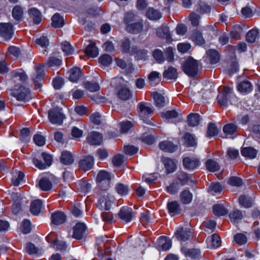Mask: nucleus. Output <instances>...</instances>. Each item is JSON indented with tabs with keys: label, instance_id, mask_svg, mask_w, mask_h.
Listing matches in <instances>:
<instances>
[{
	"label": "nucleus",
	"instance_id": "f257e3e1",
	"mask_svg": "<svg viewBox=\"0 0 260 260\" xmlns=\"http://www.w3.org/2000/svg\"><path fill=\"white\" fill-rule=\"evenodd\" d=\"M138 112L141 119L148 124H152L150 120L148 118L152 116L154 111V108L149 103L141 102L137 106Z\"/></svg>",
	"mask_w": 260,
	"mask_h": 260
},
{
	"label": "nucleus",
	"instance_id": "f03ea898",
	"mask_svg": "<svg viewBox=\"0 0 260 260\" xmlns=\"http://www.w3.org/2000/svg\"><path fill=\"white\" fill-rule=\"evenodd\" d=\"M199 63L191 57H188L182 64V70L190 77H194L199 72Z\"/></svg>",
	"mask_w": 260,
	"mask_h": 260
},
{
	"label": "nucleus",
	"instance_id": "7ed1b4c3",
	"mask_svg": "<svg viewBox=\"0 0 260 260\" xmlns=\"http://www.w3.org/2000/svg\"><path fill=\"white\" fill-rule=\"evenodd\" d=\"M114 198L109 193L103 191L99 194L98 206L102 210H109L114 202Z\"/></svg>",
	"mask_w": 260,
	"mask_h": 260
},
{
	"label": "nucleus",
	"instance_id": "20e7f679",
	"mask_svg": "<svg viewBox=\"0 0 260 260\" xmlns=\"http://www.w3.org/2000/svg\"><path fill=\"white\" fill-rule=\"evenodd\" d=\"M48 118L52 124L60 125L65 117L59 108H53L48 111Z\"/></svg>",
	"mask_w": 260,
	"mask_h": 260
},
{
	"label": "nucleus",
	"instance_id": "39448f33",
	"mask_svg": "<svg viewBox=\"0 0 260 260\" xmlns=\"http://www.w3.org/2000/svg\"><path fill=\"white\" fill-rule=\"evenodd\" d=\"M110 179V174L105 171H101L98 174L96 181L98 186L104 190L109 188Z\"/></svg>",
	"mask_w": 260,
	"mask_h": 260
},
{
	"label": "nucleus",
	"instance_id": "423d86ee",
	"mask_svg": "<svg viewBox=\"0 0 260 260\" xmlns=\"http://www.w3.org/2000/svg\"><path fill=\"white\" fill-rule=\"evenodd\" d=\"M12 95L16 98L18 101H23L29 99L30 91L28 88L22 86H20L18 89L15 87L12 93Z\"/></svg>",
	"mask_w": 260,
	"mask_h": 260
},
{
	"label": "nucleus",
	"instance_id": "0eeeda50",
	"mask_svg": "<svg viewBox=\"0 0 260 260\" xmlns=\"http://www.w3.org/2000/svg\"><path fill=\"white\" fill-rule=\"evenodd\" d=\"M13 26L9 23H0V36L5 40H10L13 35Z\"/></svg>",
	"mask_w": 260,
	"mask_h": 260
},
{
	"label": "nucleus",
	"instance_id": "6e6552de",
	"mask_svg": "<svg viewBox=\"0 0 260 260\" xmlns=\"http://www.w3.org/2000/svg\"><path fill=\"white\" fill-rule=\"evenodd\" d=\"M93 165L94 158L90 155L84 156L78 162L79 169L84 171L90 170L93 167Z\"/></svg>",
	"mask_w": 260,
	"mask_h": 260
},
{
	"label": "nucleus",
	"instance_id": "1a4fd4ad",
	"mask_svg": "<svg viewBox=\"0 0 260 260\" xmlns=\"http://www.w3.org/2000/svg\"><path fill=\"white\" fill-rule=\"evenodd\" d=\"M192 236L189 229L179 227L175 233V237L180 241H185Z\"/></svg>",
	"mask_w": 260,
	"mask_h": 260
},
{
	"label": "nucleus",
	"instance_id": "9d476101",
	"mask_svg": "<svg viewBox=\"0 0 260 260\" xmlns=\"http://www.w3.org/2000/svg\"><path fill=\"white\" fill-rule=\"evenodd\" d=\"M12 80L18 85H21L27 80V76L22 71L17 70L11 72Z\"/></svg>",
	"mask_w": 260,
	"mask_h": 260
},
{
	"label": "nucleus",
	"instance_id": "9b49d317",
	"mask_svg": "<svg viewBox=\"0 0 260 260\" xmlns=\"http://www.w3.org/2000/svg\"><path fill=\"white\" fill-rule=\"evenodd\" d=\"M232 91V89L230 87H224L223 88L222 93L219 94L217 98L220 106L222 107L226 106L228 98Z\"/></svg>",
	"mask_w": 260,
	"mask_h": 260
},
{
	"label": "nucleus",
	"instance_id": "f8f14e48",
	"mask_svg": "<svg viewBox=\"0 0 260 260\" xmlns=\"http://www.w3.org/2000/svg\"><path fill=\"white\" fill-rule=\"evenodd\" d=\"M118 215L120 219L125 222H130L134 216L132 209L127 207H122L119 212Z\"/></svg>",
	"mask_w": 260,
	"mask_h": 260
},
{
	"label": "nucleus",
	"instance_id": "ddd939ff",
	"mask_svg": "<svg viewBox=\"0 0 260 260\" xmlns=\"http://www.w3.org/2000/svg\"><path fill=\"white\" fill-rule=\"evenodd\" d=\"M86 225L83 223H77L74 227L73 237L77 240L81 239L86 232Z\"/></svg>",
	"mask_w": 260,
	"mask_h": 260
},
{
	"label": "nucleus",
	"instance_id": "4468645a",
	"mask_svg": "<svg viewBox=\"0 0 260 260\" xmlns=\"http://www.w3.org/2000/svg\"><path fill=\"white\" fill-rule=\"evenodd\" d=\"M66 218L65 214L61 211H56L51 215V222L55 225L63 223L66 221Z\"/></svg>",
	"mask_w": 260,
	"mask_h": 260
},
{
	"label": "nucleus",
	"instance_id": "2eb2a0df",
	"mask_svg": "<svg viewBox=\"0 0 260 260\" xmlns=\"http://www.w3.org/2000/svg\"><path fill=\"white\" fill-rule=\"evenodd\" d=\"M160 150L164 152L172 153L177 149V146L169 141H164L159 144Z\"/></svg>",
	"mask_w": 260,
	"mask_h": 260
},
{
	"label": "nucleus",
	"instance_id": "dca6fc26",
	"mask_svg": "<svg viewBox=\"0 0 260 260\" xmlns=\"http://www.w3.org/2000/svg\"><path fill=\"white\" fill-rule=\"evenodd\" d=\"M102 135L95 132H91L87 138L88 143L92 145H100L102 142Z\"/></svg>",
	"mask_w": 260,
	"mask_h": 260
},
{
	"label": "nucleus",
	"instance_id": "f3484780",
	"mask_svg": "<svg viewBox=\"0 0 260 260\" xmlns=\"http://www.w3.org/2000/svg\"><path fill=\"white\" fill-rule=\"evenodd\" d=\"M183 164L186 169L192 170L199 167L200 161L197 158L185 157L183 159Z\"/></svg>",
	"mask_w": 260,
	"mask_h": 260
},
{
	"label": "nucleus",
	"instance_id": "a211bd4d",
	"mask_svg": "<svg viewBox=\"0 0 260 260\" xmlns=\"http://www.w3.org/2000/svg\"><path fill=\"white\" fill-rule=\"evenodd\" d=\"M167 208L169 213L172 216L179 214L181 213V208L177 201H170L167 204Z\"/></svg>",
	"mask_w": 260,
	"mask_h": 260
},
{
	"label": "nucleus",
	"instance_id": "6ab92c4d",
	"mask_svg": "<svg viewBox=\"0 0 260 260\" xmlns=\"http://www.w3.org/2000/svg\"><path fill=\"white\" fill-rule=\"evenodd\" d=\"M143 24L142 21L133 22L126 26V30L129 33L137 34L143 30Z\"/></svg>",
	"mask_w": 260,
	"mask_h": 260
},
{
	"label": "nucleus",
	"instance_id": "aec40b11",
	"mask_svg": "<svg viewBox=\"0 0 260 260\" xmlns=\"http://www.w3.org/2000/svg\"><path fill=\"white\" fill-rule=\"evenodd\" d=\"M148 51L144 49H140L137 47H133L131 49V54L134 55L138 59H145L147 56Z\"/></svg>",
	"mask_w": 260,
	"mask_h": 260
},
{
	"label": "nucleus",
	"instance_id": "412c9836",
	"mask_svg": "<svg viewBox=\"0 0 260 260\" xmlns=\"http://www.w3.org/2000/svg\"><path fill=\"white\" fill-rule=\"evenodd\" d=\"M44 76V70L41 66H38L36 67L35 73L32 76V79L36 86L40 87L39 81H41Z\"/></svg>",
	"mask_w": 260,
	"mask_h": 260
},
{
	"label": "nucleus",
	"instance_id": "4be33fe9",
	"mask_svg": "<svg viewBox=\"0 0 260 260\" xmlns=\"http://www.w3.org/2000/svg\"><path fill=\"white\" fill-rule=\"evenodd\" d=\"M206 54V59L210 64H215L219 61L220 56L217 51L213 49L209 50Z\"/></svg>",
	"mask_w": 260,
	"mask_h": 260
},
{
	"label": "nucleus",
	"instance_id": "5701e85b",
	"mask_svg": "<svg viewBox=\"0 0 260 260\" xmlns=\"http://www.w3.org/2000/svg\"><path fill=\"white\" fill-rule=\"evenodd\" d=\"M238 90L242 93L247 94L252 90V85L249 81H243L237 86Z\"/></svg>",
	"mask_w": 260,
	"mask_h": 260
},
{
	"label": "nucleus",
	"instance_id": "b1692460",
	"mask_svg": "<svg viewBox=\"0 0 260 260\" xmlns=\"http://www.w3.org/2000/svg\"><path fill=\"white\" fill-rule=\"evenodd\" d=\"M254 198L248 195H242L239 197V204L245 208L251 207L253 204Z\"/></svg>",
	"mask_w": 260,
	"mask_h": 260
},
{
	"label": "nucleus",
	"instance_id": "393cba45",
	"mask_svg": "<svg viewBox=\"0 0 260 260\" xmlns=\"http://www.w3.org/2000/svg\"><path fill=\"white\" fill-rule=\"evenodd\" d=\"M179 199L181 203L184 204H188L192 200V194L188 189L182 191L179 195Z\"/></svg>",
	"mask_w": 260,
	"mask_h": 260
},
{
	"label": "nucleus",
	"instance_id": "a878e982",
	"mask_svg": "<svg viewBox=\"0 0 260 260\" xmlns=\"http://www.w3.org/2000/svg\"><path fill=\"white\" fill-rule=\"evenodd\" d=\"M178 73L177 69L173 67H169L163 73V77L168 80H174L177 78Z\"/></svg>",
	"mask_w": 260,
	"mask_h": 260
},
{
	"label": "nucleus",
	"instance_id": "bb28decb",
	"mask_svg": "<svg viewBox=\"0 0 260 260\" xmlns=\"http://www.w3.org/2000/svg\"><path fill=\"white\" fill-rule=\"evenodd\" d=\"M43 203L40 200L32 201L30 206V211L34 215H38L41 211Z\"/></svg>",
	"mask_w": 260,
	"mask_h": 260
},
{
	"label": "nucleus",
	"instance_id": "cd10ccee",
	"mask_svg": "<svg viewBox=\"0 0 260 260\" xmlns=\"http://www.w3.org/2000/svg\"><path fill=\"white\" fill-rule=\"evenodd\" d=\"M158 245L161 247L162 250L167 251L171 248L172 242L169 238L162 236L158 239Z\"/></svg>",
	"mask_w": 260,
	"mask_h": 260
},
{
	"label": "nucleus",
	"instance_id": "c85d7f7f",
	"mask_svg": "<svg viewBox=\"0 0 260 260\" xmlns=\"http://www.w3.org/2000/svg\"><path fill=\"white\" fill-rule=\"evenodd\" d=\"M60 159L61 162L66 165H71L74 161V156L68 151H64L61 153Z\"/></svg>",
	"mask_w": 260,
	"mask_h": 260
},
{
	"label": "nucleus",
	"instance_id": "c756f323",
	"mask_svg": "<svg viewBox=\"0 0 260 260\" xmlns=\"http://www.w3.org/2000/svg\"><path fill=\"white\" fill-rule=\"evenodd\" d=\"M148 79L151 86H156L160 82V73L156 71H152L148 75Z\"/></svg>",
	"mask_w": 260,
	"mask_h": 260
},
{
	"label": "nucleus",
	"instance_id": "7c9ffc66",
	"mask_svg": "<svg viewBox=\"0 0 260 260\" xmlns=\"http://www.w3.org/2000/svg\"><path fill=\"white\" fill-rule=\"evenodd\" d=\"M221 243L220 237L217 234H214L208 241V246L210 248H217L221 245Z\"/></svg>",
	"mask_w": 260,
	"mask_h": 260
},
{
	"label": "nucleus",
	"instance_id": "2f4dec72",
	"mask_svg": "<svg viewBox=\"0 0 260 260\" xmlns=\"http://www.w3.org/2000/svg\"><path fill=\"white\" fill-rule=\"evenodd\" d=\"M191 39L196 44L199 45H203L205 43L202 32L197 29H195L193 31Z\"/></svg>",
	"mask_w": 260,
	"mask_h": 260
},
{
	"label": "nucleus",
	"instance_id": "473e14b6",
	"mask_svg": "<svg viewBox=\"0 0 260 260\" xmlns=\"http://www.w3.org/2000/svg\"><path fill=\"white\" fill-rule=\"evenodd\" d=\"M29 16L35 24H39L41 21V15L40 11L35 8H31L28 10Z\"/></svg>",
	"mask_w": 260,
	"mask_h": 260
},
{
	"label": "nucleus",
	"instance_id": "72a5a7b5",
	"mask_svg": "<svg viewBox=\"0 0 260 260\" xmlns=\"http://www.w3.org/2000/svg\"><path fill=\"white\" fill-rule=\"evenodd\" d=\"M156 34L158 37L165 39L168 41L171 38L169 28L168 26H164L158 28L157 29Z\"/></svg>",
	"mask_w": 260,
	"mask_h": 260
},
{
	"label": "nucleus",
	"instance_id": "f704fd0d",
	"mask_svg": "<svg viewBox=\"0 0 260 260\" xmlns=\"http://www.w3.org/2000/svg\"><path fill=\"white\" fill-rule=\"evenodd\" d=\"M201 120L200 116L198 113H191L187 117V124L190 126H197Z\"/></svg>",
	"mask_w": 260,
	"mask_h": 260
},
{
	"label": "nucleus",
	"instance_id": "c9c22d12",
	"mask_svg": "<svg viewBox=\"0 0 260 260\" xmlns=\"http://www.w3.org/2000/svg\"><path fill=\"white\" fill-rule=\"evenodd\" d=\"M40 188L44 191H48L51 189L52 184L51 181L46 177L42 178L39 181Z\"/></svg>",
	"mask_w": 260,
	"mask_h": 260
},
{
	"label": "nucleus",
	"instance_id": "e433bc0d",
	"mask_svg": "<svg viewBox=\"0 0 260 260\" xmlns=\"http://www.w3.org/2000/svg\"><path fill=\"white\" fill-rule=\"evenodd\" d=\"M69 79L72 82H77L81 76V70L77 67L71 69L69 71Z\"/></svg>",
	"mask_w": 260,
	"mask_h": 260
},
{
	"label": "nucleus",
	"instance_id": "4c0bfd02",
	"mask_svg": "<svg viewBox=\"0 0 260 260\" xmlns=\"http://www.w3.org/2000/svg\"><path fill=\"white\" fill-rule=\"evenodd\" d=\"M241 154L249 158H254L257 154V150L252 147H245L242 149Z\"/></svg>",
	"mask_w": 260,
	"mask_h": 260
},
{
	"label": "nucleus",
	"instance_id": "58836bf2",
	"mask_svg": "<svg viewBox=\"0 0 260 260\" xmlns=\"http://www.w3.org/2000/svg\"><path fill=\"white\" fill-rule=\"evenodd\" d=\"M64 19L58 13L55 14L52 17V25L55 28H59L64 25Z\"/></svg>",
	"mask_w": 260,
	"mask_h": 260
},
{
	"label": "nucleus",
	"instance_id": "ea45409f",
	"mask_svg": "<svg viewBox=\"0 0 260 260\" xmlns=\"http://www.w3.org/2000/svg\"><path fill=\"white\" fill-rule=\"evenodd\" d=\"M12 14L16 20L20 21L23 16V10L20 6L16 5L12 10Z\"/></svg>",
	"mask_w": 260,
	"mask_h": 260
},
{
	"label": "nucleus",
	"instance_id": "a19ab883",
	"mask_svg": "<svg viewBox=\"0 0 260 260\" xmlns=\"http://www.w3.org/2000/svg\"><path fill=\"white\" fill-rule=\"evenodd\" d=\"M117 96L123 101H126L132 96L130 90L127 88H121L117 91Z\"/></svg>",
	"mask_w": 260,
	"mask_h": 260
},
{
	"label": "nucleus",
	"instance_id": "79ce46f5",
	"mask_svg": "<svg viewBox=\"0 0 260 260\" xmlns=\"http://www.w3.org/2000/svg\"><path fill=\"white\" fill-rule=\"evenodd\" d=\"M85 52L91 57H95L99 54L98 49L94 43H90L86 48Z\"/></svg>",
	"mask_w": 260,
	"mask_h": 260
},
{
	"label": "nucleus",
	"instance_id": "37998d69",
	"mask_svg": "<svg viewBox=\"0 0 260 260\" xmlns=\"http://www.w3.org/2000/svg\"><path fill=\"white\" fill-rule=\"evenodd\" d=\"M163 162L168 173H172L176 169V165L174 161L170 158L166 157L163 159Z\"/></svg>",
	"mask_w": 260,
	"mask_h": 260
},
{
	"label": "nucleus",
	"instance_id": "c03bdc74",
	"mask_svg": "<svg viewBox=\"0 0 260 260\" xmlns=\"http://www.w3.org/2000/svg\"><path fill=\"white\" fill-rule=\"evenodd\" d=\"M230 220L233 223L238 222L243 217L242 212L238 209L233 210L229 214Z\"/></svg>",
	"mask_w": 260,
	"mask_h": 260
},
{
	"label": "nucleus",
	"instance_id": "a18cd8bd",
	"mask_svg": "<svg viewBox=\"0 0 260 260\" xmlns=\"http://www.w3.org/2000/svg\"><path fill=\"white\" fill-rule=\"evenodd\" d=\"M206 167L208 171L212 172L219 171L220 168L218 163L212 159H208L206 161Z\"/></svg>",
	"mask_w": 260,
	"mask_h": 260
},
{
	"label": "nucleus",
	"instance_id": "49530a36",
	"mask_svg": "<svg viewBox=\"0 0 260 260\" xmlns=\"http://www.w3.org/2000/svg\"><path fill=\"white\" fill-rule=\"evenodd\" d=\"M152 96L157 107L161 108L165 106V98L161 94L154 92L152 93Z\"/></svg>",
	"mask_w": 260,
	"mask_h": 260
},
{
	"label": "nucleus",
	"instance_id": "de8ad7c7",
	"mask_svg": "<svg viewBox=\"0 0 260 260\" xmlns=\"http://www.w3.org/2000/svg\"><path fill=\"white\" fill-rule=\"evenodd\" d=\"M146 16L151 20H157L161 17V13L154 9L153 8H149L146 12Z\"/></svg>",
	"mask_w": 260,
	"mask_h": 260
},
{
	"label": "nucleus",
	"instance_id": "09e8293b",
	"mask_svg": "<svg viewBox=\"0 0 260 260\" xmlns=\"http://www.w3.org/2000/svg\"><path fill=\"white\" fill-rule=\"evenodd\" d=\"M213 213L218 216H223L228 214V211L222 205H215L213 207Z\"/></svg>",
	"mask_w": 260,
	"mask_h": 260
},
{
	"label": "nucleus",
	"instance_id": "8fccbe9b",
	"mask_svg": "<svg viewBox=\"0 0 260 260\" xmlns=\"http://www.w3.org/2000/svg\"><path fill=\"white\" fill-rule=\"evenodd\" d=\"M51 246L57 250H65L67 245L65 242L55 239V240L52 242Z\"/></svg>",
	"mask_w": 260,
	"mask_h": 260
},
{
	"label": "nucleus",
	"instance_id": "3c124183",
	"mask_svg": "<svg viewBox=\"0 0 260 260\" xmlns=\"http://www.w3.org/2000/svg\"><path fill=\"white\" fill-rule=\"evenodd\" d=\"M222 190L221 184L218 182L211 183L209 186L208 190L212 194L214 195L216 193L220 192Z\"/></svg>",
	"mask_w": 260,
	"mask_h": 260
},
{
	"label": "nucleus",
	"instance_id": "603ef678",
	"mask_svg": "<svg viewBox=\"0 0 260 260\" xmlns=\"http://www.w3.org/2000/svg\"><path fill=\"white\" fill-rule=\"evenodd\" d=\"M258 35V31L257 29H253L249 30L246 35V40L249 43H254Z\"/></svg>",
	"mask_w": 260,
	"mask_h": 260
},
{
	"label": "nucleus",
	"instance_id": "864d4df0",
	"mask_svg": "<svg viewBox=\"0 0 260 260\" xmlns=\"http://www.w3.org/2000/svg\"><path fill=\"white\" fill-rule=\"evenodd\" d=\"M238 127L233 123L226 124L223 128V132L227 135H231L235 133L237 130Z\"/></svg>",
	"mask_w": 260,
	"mask_h": 260
},
{
	"label": "nucleus",
	"instance_id": "5fc2aeb1",
	"mask_svg": "<svg viewBox=\"0 0 260 260\" xmlns=\"http://www.w3.org/2000/svg\"><path fill=\"white\" fill-rule=\"evenodd\" d=\"M61 63V60L57 58L50 56L48 59L47 62L43 66H46L48 67H53L55 66H59Z\"/></svg>",
	"mask_w": 260,
	"mask_h": 260
},
{
	"label": "nucleus",
	"instance_id": "6e6d98bb",
	"mask_svg": "<svg viewBox=\"0 0 260 260\" xmlns=\"http://www.w3.org/2000/svg\"><path fill=\"white\" fill-rule=\"evenodd\" d=\"M61 49L62 51L67 55L72 54L74 51V48L71 46V44L68 42H64L61 44Z\"/></svg>",
	"mask_w": 260,
	"mask_h": 260
},
{
	"label": "nucleus",
	"instance_id": "4d7b16f0",
	"mask_svg": "<svg viewBox=\"0 0 260 260\" xmlns=\"http://www.w3.org/2000/svg\"><path fill=\"white\" fill-rule=\"evenodd\" d=\"M178 116V113L174 110H168L161 113V117L166 119L175 118Z\"/></svg>",
	"mask_w": 260,
	"mask_h": 260
},
{
	"label": "nucleus",
	"instance_id": "13d9d810",
	"mask_svg": "<svg viewBox=\"0 0 260 260\" xmlns=\"http://www.w3.org/2000/svg\"><path fill=\"white\" fill-rule=\"evenodd\" d=\"M179 189V184L177 181L173 182L169 186H167V190L171 194L177 193Z\"/></svg>",
	"mask_w": 260,
	"mask_h": 260
},
{
	"label": "nucleus",
	"instance_id": "bf43d9fd",
	"mask_svg": "<svg viewBox=\"0 0 260 260\" xmlns=\"http://www.w3.org/2000/svg\"><path fill=\"white\" fill-rule=\"evenodd\" d=\"M228 182L230 185L236 187H240L243 184L242 180L240 178L236 176L230 177Z\"/></svg>",
	"mask_w": 260,
	"mask_h": 260
},
{
	"label": "nucleus",
	"instance_id": "052dcab7",
	"mask_svg": "<svg viewBox=\"0 0 260 260\" xmlns=\"http://www.w3.org/2000/svg\"><path fill=\"white\" fill-rule=\"evenodd\" d=\"M85 87L91 92H96L100 89L98 83L86 81L84 83Z\"/></svg>",
	"mask_w": 260,
	"mask_h": 260
},
{
	"label": "nucleus",
	"instance_id": "680f3d73",
	"mask_svg": "<svg viewBox=\"0 0 260 260\" xmlns=\"http://www.w3.org/2000/svg\"><path fill=\"white\" fill-rule=\"evenodd\" d=\"M99 61L101 64L108 66L111 63L112 58L110 55L105 54L99 57Z\"/></svg>",
	"mask_w": 260,
	"mask_h": 260
},
{
	"label": "nucleus",
	"instance_id": "e2e57ef3",
	"mask_svg": "<svg viewBox=\"0 0 260 260\" xmlns=\"http://www.w3.org/2000/svg\"><path fill=\"white\" fill-rule=\"evenodd\" d=\"M218 133V130L215 124L209 123L207 128V136L214 137Z\"/></svg>",
	"mask_w": 260,
	"mask_h": 260
},
{
	"label": "nucleus",
	"instance_id": "0e129e2a",
	"mask_svg": "<svg viewBox=\"0 0 260 260\" xmlns=\"http://www.w3.org/2000/svg\"><path fill=\"white\" fill-rule=\"evenodd\" d=\"M153 56L156 61L160 63L165 61L163 52L159 49H155L153 52Z\"/></svg>",
	"mask_w": 260,
	"mask_h": 260
},
{
	"label": "nucleus",
	"instance_id": "69168bd1",
	"mask_svg": "<svg viewBox=\"0 0 260 260\" xmlns=\"http://www.w3.org/2000/svg\"><path fill=\"white\" fill-rule=\"evenodd\" d=\"M135 17L136 15L134 13L132 12H127L124 17L123 22L127 26L128 24H131L135 21Z\"/></svg>",
	"mask_w": 260,
	"mask_h": 260
},
{
	"label": "nucleus",
	"instance_id": "338daca9",
	"mask_svg": "<svg viewBox=\"0 0 260 260\" xmlns=\"http://www.w3.org/2000/svg\"><path fill=\"white\" fill-rule=\"evenodd\" d=\"M81 204L79 203L75 204L71 209L72 214L76 217H79L82 215V211L81 210Z\"/></svg>",
	"mask_w": 260,
	"mask_h": 260
},
{
	"label": "nucleus",
	"instance_id": "774afa93",
	"mask_svg": "<svg viewBox=\"0 0 260 260\" xmlns=\"http://www.w3.org/2000/svg\"><path fill=\"white\" fill-rule=\"evenodd\" d=\"M234 240L239 245L245 244L247 241L246 236L241 233L236 234L234 237Z\"/></svg>",
	"mask_w": 260,
	"mask_h": 260
}]
</instances>
